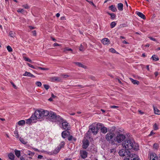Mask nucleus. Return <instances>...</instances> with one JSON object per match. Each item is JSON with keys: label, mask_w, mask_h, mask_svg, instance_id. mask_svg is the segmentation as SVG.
<instances>
[{"label": "nucleus", "mask_w": 160, "mask_h": 160, "mask_svg": "<svg viewBox=\"0 0 160 160\" xmlns=\"http://www.w3.org/2000/svg\"><path fill=\"white\" fill-rule=\"evenodd\" d=\"M122 145L123 148L127 150L133 149L135 151L138 149L139 146L137 143L135 142L134 143L130 140H126L122 142Z\"/></svg>", "instance_id": "f257e3e1"}, {"label": "nucleus", "mask_w": 160, "mask_h": 160, "mask_svg": "<svg viewBox=\"0 0 160 160\" xmlns=\"http://www.w3.org/2000/svg\"><path fill=\"white\" fill-rule=\"evenodd\" d=\"M89 128L88 131L86 134V136L87 138H90L91 133L92 132L94 135L96 134L98 132V128L97 126L93 124L89 126Z\"/></svg>", "instance_id": "f03ea898"}, {"label": "nucleus", "mask_w": 160, "mask_h": 160, "mask_svg": "<svg viewBox=\"0 0 160 160\" xmlns=\"http://www.w3.org/2000/svg\"><path fill=\"white\" fill-rule=\"evenodd\" d=\"M49 118L52 121L57 122H62L63 121V119L59 115H57L56 114L52 112H50V114L48 116Z\"/></svg>", "instance_id": "7ed1b4c3"}, {"label": "nucleus", "mask_w": 160, "mask_h": 160, "mask_svg": "<svg viewBox=\"0 0 160 160\" xmlns=\"http://www.w3.org/2000/svg\"><path fill=\"white\" fill-rule=\"evenodd\" d=\"M116 133H117V135L116 137V141L118 143H119L122 142L125 138L126 136L124 135L120 134V132H118L117 131Z\"/></svg>", "instance_id": "20e7f679"}, {"label": "nucleus", "mask_w": 160, "mask_h": 160, "mask_svg": "<svg viewBox=\"0 0 160 160\" xmlns=\"http://www.w3.org/2000/svg\"><path fill=\"white\" fill-rule=\"evenodd\" d=\"M129 151L127 149H122L119 150L118 153L121 156H126L129 154Z\"/></svg>", "instance_id": "39448f33"}, {"label": "nucleus", "mask_w": 160, "mask_h": 160, "mask_svg": "<svg viewBox=\"0 0 160 160\" xmlns=\"http://www.w3.org/2000/svg\"><path fill=\"white\" fill-rule=\"evenodd\" d=\"M115 136V134H112V133L108 132L106 135L105 138L107 141L110 142L111 141L113 137Z\"/></svg>", "instance_id": "423d86ee"}, {"label": "nucleus", "mask_w": 160, "mask_h": 160, "mask_svg": "<svg viewBox=\"0 0 160 160\" xmlns=\"http://www.w3.org/2000/svg\"><path fill=\"white\" fill-rule=\"evenodd\" d=\"M35 114L37 118H43V114L42 110H37L35 112Z\"/></svg>", "instance_id": "0eeeda50"}, {"label": "nucleus", "mask_w": 160, "mask_h": 160, "mask_svg": "<svg viewBox=\"0 0 160 160\" xmlns=\"http://www.w3.org/2000/svg\"><path fill=\"white\" fill-rule=\"evenodd\" d=\"M60 123H62V128L63 129L68 130V123L66 121H63L62 122H59Z\"/></svg>", "instance_id": "6e6552de"}, {"label": "nucleus", "mask_w": 160, "mask_h": 160, "mask_svg": "<svg viewBox=\"0 0 160 160\" xmlns=\"http://www.w3.org/2000/svg\"><path fill=\"white\" fill-rule=\"evenodd\" d=\"M99 126L101 127V130L102 133L105 134L108 132L107 128L102 124L99 123Z\"/></svg>", "instance_id": "1a4fd4ad"}, {"label": "nucleus", "mask_w": 160, "mask_h": 160, "mask_svg": "<svg viewBox=\"0 0 160 160\" xmlns=\"http://www.w3.org/2000/svg\"><path fill=\"white\" fill-rule=\"evenodd\" d=\"M70 134L69 132L67 130L62 132V136L63 138H65L68 135H70Z\"/></svg>", "instance_id": "9d476101"}, {"label": "nucleus", "mask_w": 160, "mask_h": 160, "mask_svg": "<svg viewBox=\"0 0 160 160\" xmlns=\"http://www.w3.org/2000/svg\"><path fill=\"white\" fill-rule=\"evenodd\" d=\"M150 160H158V157L155 153H152L150 155Z\"/></svg>", "instance_id": "9b49d317"}, {"label": "nucleus", "mask_w": 160, "mask_h": 160, "mask_svg": "<svg viewBox=\"0 0 160 160\" xmlns=\"http://www.w3.org/2000/svg\"><path fill=\"white\" fill-rule=\"evenodd\" d=\"M135 155V154H131L130 153V152L129 151V154H128L127 155V157H128V158H130V160L132 159V160H136L137 159L135 158H134V157Z\"/></svg>", "instance_id": "f8f14e48"}, {"label": "nucleus", "mask_w": 160, "mask_h": 160, "mask_svg": "<svg viewBox=\"0 0 160 160\" xmlns=\"http://www.w3.org/2000/svg\"><path fill=\"white\" fill-rule=\"evenodd\" d=\"M42 112L43 118L44 117H48L49 116L50 114V112H49L48 111L45 110H42Z\"/></svg>", "instance_id": "ddd939ff"}, {"label": "nucleus", "mask_w": 160, "mask_h": 160, "mask_svg": "<svg viewBox=\"0 0 160 160\" xmlns=\"http://www.w3.org/2000/svg\"><path fill=\"white\" fill-rule=\"evenodd\" d=\"M110 40L108 38H104L102 40V42L104 45H108L109 44Z\"/></svg>", "instance_id": "4468645a"}, {"label": "nucleus", "mask_w": 160, "mask_h": 160, "mask_svg": "<svg viewBox=\"0 0 160 160\" xmlns=\"http://www.w3.org/2000/svg\"><path fill=\"white\" fill-rule=\"evenodd\" d=\"M89 145V142L88 140H86L83 143L82 145V148H83L86 149L88 147Z\"/></svg>", "instance_id": "2eb2a0df"}, {"label": "nucleus", "mask_w": 160, "mask_h": 160, "mask_svg": "<svg viewBox=\"0 0 160 160\" xmlns=\"http://www.w3.org/2000/svg\"><path fill=\"white\" fill-rule=\"evenodd\" d=\"M73 63H74L76 65H77L79 67H82L84 69H86L87 68L86 66L83 65L80 62H73Z\"/></svg>", "instance_id": "dca6fc26"}, {"label": "nucleus", "mask_w": 160, "mask_h": 160, "mask_svg": "<svg viewBox=\"0 0 160 160\" xmlns=\"http://www.w3.org/2000/svg\"><path fill=\"white\" fill-rule=\"evenodd\" d=\"M88 156V153L85 151H82V154L81 155V158L83 159L86 158Z\"/></svg>", "instance_id": "f3484780"}, {"label": "nucleus", "mask_w": 160, "mask_h": 160, "mask_svg": "<svg viewBox=\"0 0 160 160\" xmlns=\"http://www.w3.org/2000/svg\"><path fill=\"white\" fill-rule=\"evenodd\" d=\"M24 76H27L32 78H35V76L33 75L31 73L28 72L27 71H26L25 73L23 74Z\"/></svg>", "instance_id": "a211bd4d"}, {"label": "nucleus", "mask_w": 160, "mask_h": 160, "mask_svg": "<svg viewBox=\"0 0 160 160\" xmlns=\"http://www.w3.org/2000/svg\"><path fill=\"white\" fill-rule=\"evenodd\" d=\"M116 129V128L114 126L111 128L110 129L108 128V132L112 133V134H115L114 132H115Z\"/></svg>", "instance_id": "6ab92c4d"}, {"label": "nucleus", "mask_w": 160, "mask_h": 160, "mask_svg": "<svg viewBox=\"0 0 160 160\" xmlns=\"http://www.w3.org/2000/svg\"><path fill=\"white\" fill-rule=\"evenodd\" d=\"M8 156L9 159L12 160H14L15 156L13 153L11 152L9 153Z\"/></svg>", "instance_id": "aec40b11"}, {"label": "nucleus", "mask_w": 160, "mask_h": 160, "mask_svg": "<svg viewBox=\"0 0 160 160\" xmlns=\"http://www.w3.org/2000/svg\"><path fill=\"white\" fill-rule=\"evenodd\" d=\"M129 79L133 84L134 85L137 84V85H138L139 83V82L138 80H135L131 78H130Z\"/></svg>", "instance_id": "412c9836"}, {"label": "nucleus", "mask_w": 160, "mask_h": 160, "mask_svg": "<svg viewBox=\"0 0 160 160\" xmlns=\"http://www.w3.org/2000/svg\"><path fill=\"white\" fill-rule=\"evenodd\" d=\"M123 4L121 3H120L118 4V10L122 11L123 10Z\"/></svg>", "instance_id": "4be33fe9"}, {"label": "nucleus", "mask_w": 160, "mask_h": 160, "mask_svg": "<svg viewBox=\"0 0 160 160\" xmlns=\"http://www.w3.org/2000/svg\"><path fill=\"white\" fill-rule=\"evenodd\" d=\"M137 14L139 17L143 19H145L146 18L145 15L140 12H137Z\"/></svg>", "instance_id": "5701e85b"}, {"label": "nucleus", "mask_w": 160, "mask_h": 160, "mask_svg": "<svg viewBox=\"0 0 160 160\" xmlns=\"http://www.w3.org/2000/svg\"><path fill=\"white\" fill-rule=\"evenodd\" d=\"M109 8L113 12H116L117 11V9L113 5H112L110 6L109 7Z\"/></svg>", "instance_id": "b1692460"}, {"label": "nucleus", "mask_w": 160, "mask_h": 160, "mask_svg": "<svg viewBox=\"0 0 160 160\" xmlns=\"http://www.w3.org/2000/svg\"><path fill=\"white\" fill-rule=\"evenodd\" d=\"M68 140L69 141H71L72 140H73L74 142H75L76 140V138L73 137V136L72 135H69L68 138Z\"/></svg>", "instance_id": "393cba45"}, {"label": "nucleus", "mask_w": 160, "mask_h": 160, "mask_svg": "<svg viewBox=\"0 0 160 160\" xmlns=\"http://www.w3.org/2000/svg\"><path fill=\"white\" fill-rule=\"evenodd\" d=\"M153 107L155 113L157 114L160 115V111L157 108H155L153 106Z\"/></svg>", "instance_id": "a878e982"}, {"label": "nucleus", "mask_w": 160, "mask_h": 160, "mask_svg": "<svg viewBox=\"0 0 160 160\" xmlns=\"http://www.w3.org/2000/svg\"><path fill=\"white\" fill-rule=\"evenodd\" d=\"M151 58L153 61H157L159 60L158 58L156 55H153Z\"/></svg>", "instance_id": "bb28decb"}, {"label": "nucleus", "mask_w": 160, "mask_h": 160, "mask_svg": "<svg viewBox=\"0 0 160 160\" xmlns=\"http://www.w3.org/2000/svg\"><path fill=\"white\" fill-rule=\"evenodd\" d=\"M15 152L16 155L19 158L20 156V152L19 150H15Z\"/></svg>", "instance_id": "cd10ccee"}, {"label": "nucleus", "mask_w": 160, "mask_h": 160, "mask_svg": "<svg viewBox=\"0 0 160 160\" xmlns=\"http://www.w3.org/2000/svg\"><path fill=\"white\" fill-rule=\"evenodd\" d=\"M31 120L32 121L33 120H36L37 118H36V116L35 114V113L34 114H32L31 116V117L30 118Z\"/></svg>", "instance_id": "c85d7f7f"}, {"label": "nucleus", "mask_w": 160, "mask_h": 160, "mask_svg": "<svg viewBox=\"0 0 160 160\" xmlns=\"http://www.w3.org/2000/svg\"><path fill=\"white\" fill-rule=\"evenodd\" d=\"M107 13L111 16V18L112 19H114L116 16L115 14L114 13H111L108 12H107Z\"/></svg>", "instance_id": "c756f323"}, {"label": "nucleus", "mask_w": 160, "mask_h": 160, "mask_svg": "<svg viewBox=\"0 0 160 160\" xmlns=\"http://www.w3.org/2000/svg\"><path fill=\"white\" fill-rule=\"evenodd\" d=\"M64 145V141H62L61 142L60 144L59 145L58 147L61 149L62 148H63Z\"/></svg>", "instance_id": "7c9ffc66"}, {"label": "nucleus", "mask_w": 160, "mask_h": 160, "mask_svg": "<svg viewBox=\"0 0 160 160\" xmlns=\"http://www.w3.org/2000/svg\"><path fill=\"white\" fill-rule=\"evenodd\" d=\"M25 122L24 120H21L19 121L18 124L19 125H23L25 124Z\"/></svg>", "instance_id": "2f4dec72"}, {"label": "nucleus", "mask_w": 160, "mask_h": 160, "mask_svg": "<svg viewBox=\"0 0 160 160\" xmlns=\"http://www.w3.org/2000/svg\"><path fill=\"white\" fill-rule=\"evenodd\" d=\"M60 149L58 147L56 148L53 151V153L55 154H57L59 152Z\"/></svg>", "instance_id": "473e14b6"}, {"label": "nucleus", "mask_w": 160, "mask_h": 160, "mask_svg": "<svg viewBox=\"0 0 160 160\" xmlns=\"http://www.w3.org/2000/svg\"><path fill=\"white\" fill-rule=\"evenodd\" d=\"M110 152L111 153L114 154L116 152V148H115L110 149Z\"/></svg>", "instance_id": "72a5a7b5"}, {"label": "nucleus", "mask_w": 160, "mask_h": 160, "mask_svg": "<svg viewBox=\"0 0 160 160\" xmlns=\"http://www.w3.org/2000/svg\"><path fill=\"white\" fill-rule=\"evenodd\" d=\"M52 79L55 81H60L61 79L59 78L54 77L52 78Z\"/></svg>", "instance_id": "f704fd0d"}, {"label": "nucleus", "mask_w": 160, "mask_h": 160, "mask_svg": "<svg viewBox=\"0 0 160 160\" xmlns=\"http://www.w3.org/2000/svg\"><path fill=\"white\" fill-rule=\"evenodd\" d=\"M15 32L13 31H10L9 32V35L12 37H14L15 36Z\"/></svg>", "instance_id": "c9c22d12"}, {"label": "nucleus", "mask_w": 160, "mask_h": 160, "mask_svg": "<svg viewBox=\"0 0 160 160\" xmlns=\"http://www.w3.org/2000/svg\"><path fill=\"white\" fill-rule=\"evenodd\" d=\"M24 60L26 61L29 62L31 63H32V60L30 59L29 58L27 57H24Z\"/></svg>", "instance_id": "e433bc0d"}, {"label": "nucleus", "mask_w": 160, "mask_h": 160, "mask_svg": "<svg viewBox=\"0 0 160 160\" xmlns=\"http://www.w3.org/2000/svg\"><path fill=\"white\" fill-rule=\"evenodd\" d=\"M116 24L115 22H112L110 24V26L111 28H113L116 25Z\"/></svg>", "instance_id": "4c0bfd02"}, {"label": "nucleus", "mask_w": 160, "mask_h": 160, "mask_svg": "<svg viewBox=\"0 0 160 160\" xmlns=\"http://www.w3.org/2000/svg\"><path fill=\"white\" fill-rule=\"evenodd\" d=\"M20 142L23 144H26L27 143V142L25 141L24 140L23 138H20Z\"/></svg>", "instance_id": "58836bf2"}, {"label": "nucleus", "mask_w": 160, "mask_h": 160, "mask_svg": "<svg viewBox=\"0 0 160 160\" xmlns=\"http://www.w3.org/2000/svg\"><path fill=\"white\" fill-rule=\"evenodd\" d=\"M7 49L8 52H11L12 51V49L11 46H8L7 47Z\"/></svg>", "instance_id": "ea45409f"}, {"label": "nucleus", "mask_w": 160, "mask_h": 160, "mask_svg": "<svg viewBox=\"0 0 160 160\" xmlns=\"http://www.w3.org/2000/svg\"><path fill=\"white\" fill-rule=\"evenodd\" d=\"M37 85V86L40 87L42 85V83L41 82L39 81H37L35 83Z\"/></svg>", "instance_id": "a19ab883"}, {"label": "nucleus", "mask_w": 160, "mask_h": 160, "mask_svg": "<svg viewBox=\"0 0 160 160\" xmlns=\"http://www.w3.org/2000/svg\"><path fill=\"white\" fill-rule=\"evenodd\" d=\"M32 122V121L31 120L30 118L26 120V123L27 124H30Z\"/></svg>", "instance_id": "79ce46f5"}, {"label": "nucleus", "mask_w": 160, "mask_h": 160, "mask_svg": "<svg viewBox=\"0 0 160 160\" xmlns=\"http://www.w3.org/2000/svg\"><path fill=\"white\" fill-rule=\"evenodd\" d=\"M43 86H44V88H45L46 90H48L50 87V86L48 84H44V85H43Z\"/></svg>", "instance_id": "37998d69"}, {"label": "nucleus", "mask_w": 160, "mask_h": 160, "mask_svg": "<svg viewBox=\"0 0 160 160\" xmlns=\"http://www.w3.org/2000/svg\"><path fill=\"white\" fill-rule=\"evenodd\" d=\"M153 128L154 130H157L158 129V127L156 123L153 125Z\"/></svg>", "instance_id": "c03bdc74"}, {"label": "nucleus", "mask_w": 160, "mask_h": 160, "mask_svg": "<svg viewBox=\"0 0 160 160\" xmlns=\"http://www.w3.org/2000/svg\"><path fill=\"white\" fill-rule=\"evenodd\" d=\"M27 64L29 67H30L31 68H33V69H36V68H35L34 67L32 64H31L29 63H27Z\"/></svg>", "instance_id": "a18cd8bd"}, {"label": "nucleus", "mask_w": 160, "mask_h": 160, "mask_svg": "<svg viewBox=\"0 0 160 160\" xmlns=\"http://www.w3.org/2000/svg\"><path fill=\"white\" fill-rule=\"evenodd\" d=\"M109 50L110 52H112L113 53H115V52H116L115 50L114 49L112 48L110 49Z\"/></svg>", "instance_id": "49530a36"}, {"label": "nucleus", "mask_w": 160, "mask_h": 160, "mask_svg": "<svg viewBox=\"0 0 160 160\" xmlns=\"http://www.w3.org/2000/svg\"><path fill=\"white\" fill-rule=\"evenodd\" d=\"M35 154V153L33 152H32L30 151H29V153H28V155L29 156H33Z\"/></svg>", "instance_id": "de8ad7c7"}, {"label": "nucleus", "mask_w": 160, "mask_h": 160, "mask_svg": "<svg viewBox=\"0 0 160 160\" xmlns=\"http://www.w3.org/2000/svg\"><path fill=\"white\" fill-rule=\"evenodd\" d=\"M153 147L154 148L157 149L158 147V145L157 143H154L153 145Z\"/></svg>", "instance_id": "09e8293b"}, {"label": "nucleus", "mask_w": 160, "mask_h": 160, "mask_svg": "<svg viewBox=\"0 0 160 160\" xmlns=\"http://www.w3.org/2000/svg\"><path fill=\"white\" fill-rule=\"evenodd\" d=\"M90 4H92L93 6L94 7H96V6L94 4V3L93 2H92L91 1H89L88 0H86Z\"/></svg>", "instance_id": "8fccbe9b"}, {"label": "nucleus", "mask_w": 160, "mask_h": 160, "mask_svg": "<svg viewBox=\"0 0 160 160\" xmlns=\"http://www.w3.org/2000/svg\"><path fill=\"white\" fill-rule=\"evenodd\" d=\"M111 144L112 145H117V144L115 142V141L114 140H111Z\"/></svg>", "instance_id": "3c124183"}, {"label": "nucleus", "mask_w": 160, "mask_h": 160, "mask_svg": "<svg viewBox=\"0 0 160 160\" xmlns=\"http://www.w3.org/2000/svg\"><path fill=\"white\" fill-rule=\"evenodd\" d=\"M22 7L26 9H28L29 8V7L27 4L23 5Z\"/></svg>", "instance_id": "603ef678"}, {"label": "nucleus", "mask_w": 160, "mask_h": 160, "mask_svg": "<svg viewBox=\"0 0 160 160\" xmlns=\"http://www.w3.org/2000/svg\"><path fill=\"white\" fill-rule=\"evenodd\" d=\"M11 84H12V86L13 87L15 88V89H17V87H16V86L14 84V83L12 82H11Z\"/></svg>", "instance_id": "864d4df0"}, {"label": "nucleus", "mask_w": 160, "mask_h": 160, "mask_svg": "<svg viewBox=\"0 0 160 160\" xmlns=\"http://www.w3.org/2000/svg\"><path fill=\"white\" fill-rule=\"evenodd\" d=\"M38 68L41 70H48V68H42L41 67H38Z\"/></svg>", "instance_id": "5fc2aeb1"}, {"label": "nucleus", "mask_w": 160, "mask_h": 160, "mask_svg": "<svg viewBox=\"0 0 160 160\" xmlns=\"http://www.w3.org/2000/svg\"><path fill=\"white\" fill-rule=\"evenodd\" d=\"M24 9H18V10H17V12H21V13H22V12L24 11Z\"/></svg>", "instance_id": "6e6d98bb"}, {"label": "nucleus", "mask_w": 160, "mask_h": 160, "mask_svg": "<svg viewBox=\"0 0 160 160\" xmlns=\"http://www.w3.org/2000/svg\"><path fill=\"white\" fill-rule=\"evenodd\" d=\"M83 48V46L82 44H81L80 47H79V50L80 51H82Z\"/></svg>", "instance_id": "4d7b16f0"}, {"label": "nucleus", "mask_w": 160, "mask_h": 160, "mask_svg": "<svg viewBox=\"0 0 160 160\" xmlns=\"http://www.w3.org/2000/svg\"><path fill=\"white\" fill-rule=\"evenodd\" d=\"M149 38L150 39V40H151L153 41H156V39L155 38H153L152 37H149Z\"/></svg>", "instance_id": "13d9d810"}, {"label": "nucleus", "mask_w": 160, "mask_h": 160, "mask_svg": "<svg viewBox=\"0 0 160 160\" xmlns=\"http://www.w3.org/2000/svg\"><path fill=\"white\" fill-rule=\"evenodd\" d=\"M118 106L115 105L111 106H110V108H118Z\"/></svg>", "instance_id": "bf43d9fd"}, {"label": "nucleus", "mask_w": 160, "mask_h": 160, "mask_svg": "<svg viewBox=\"0 0 160 160\" xmlns=\"http://www.w3.org/2000/svg\"><path fill=\"white\" fill-rule=\"evenodd\" d=\"M32 33L33 35L35 36L36 35V32L35 30L32 31Z\"/></svg>", "instance_id": "052dcab7"}, {"label": "nucleus", "mask_w": 160, "mask_h": 160, "mask_svg": "<svg viewBox=\"0 0 160 160\" xmlns=\"http://www.w3.org/2000/svg\"><path fill=\"white\" fill-rule=\"evenodd\" d=\"M154 133L153 132V131H151V132H150V134L148 135V136H150L154 134Z\"/></svg>", "instance_id": "680f3d73"}, {"label": "nucleus", "mask_w": 160, "mask_h": 160, "mask_svg": "<svg viewBox=\"0 0 160 160\" xmlns=\"http://www.w3.org/2000/svg\"><path fill=\"white\" fill-rule=\"evenodd\" d=\"M42 157H43V156L42 155H38V159H41L42 158Z\"/></svg>", "instance_id": "e2e57ef3"}, {"label": "nucleus", "mask_w": 160, "mask_h": 160, "mask_svg": "<svg viewBox=\"0 0 160 160\" xmlns=\"http://www.w3.org/2000/svg\"><path fill=\"white\" fill-rule=\"evenodd\" d=\"M59 45L58 44V43H54V44H53V46L54 47H55V46H59Z\"/></svg>", "instance_id": "0e129e2a"}, {"label": "nucleus", "mask_w": 160, "mask_h": 160, "mask_svg": "<svg viewBox=\"0 0 160 160\" xmlns=\"http://www.w3.org/2000/svg\"><path fill=\"white\" fill-rule=\"evenodd\" d=\"M62 75L63 76V77L64 78H68V76L67 75Z\"/></svg>", "instance_id": "69168bd1"}, {"label": "nucleus", "mask_w": 160, "mask_h": 160, "mask_svg": "<svg viewBox=\"0 0 160 160\" xmlns=\"http://www.w3.org/2000/svg\"><path fill=\"white\" fill-rule=\"evenodd\" d=\"M30 28L31 29H34L35 28V27L32 26H29Z\"/></svg>", "instance_id": "338daca9"}, {"label": "nucleus", "mask_w": 160, "mask_h": 160, "mask_svg": "<svg viewBox=\"0 0 160 160\" xmlns=\"http://www.w3.org/2000/svg\"><path fill=\"white\" fill-rule=\"evenodd\" d=\"M51 96L53 98H54L56 97V96L54 95L52 93Z\"/></svg>", "instance_id": "774afa93"}]
</instances>
